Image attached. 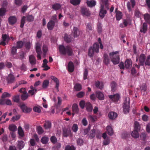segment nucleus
Masks as SVG:
<instances>
[{"label": "nucleus", "instance_id": "obj_2", "mask_svg": "<svg viewBox=\"0 0 150 150\" xmlns=\"http://www.w3.org/2000/svg\"><path fill=\"white\" fill-rule=\"evenodd\" d=\"M109 55L113 64L116 65L119 63L120 58L118 51L111 52L109 54Z\"/></svg>", "mask_w": 150, "mask_h": 150}, {"label": "nucleus", "instance_id": "obj_43", "mask_svg": "<svg viewBox=\"0 0 150 150\" xmlns=\"http://www.w3.org/2000/svg\"><path fill=\"white\" fill-rule=\"evenodd\" d=\"M61 144L60 143H57L53 146L54 150H59L61 147Z\"/></svg>", "mask_w": 150, "mask_h": 150}, {"label": "nucleus", "instance_id": "obj_11", "mask_svg": "<svg viewBox=\"0 0 150 150\" xmlns=\"http://www.w3.org/2000/svg\"><path fill=\"white\" fill-rule=\"evenodd\" d=\"M55 23L53 20H50L47 24V28L49 30H52L54 28Z\"/></svg>", "mask_w": 150, "mask_h": 150}, {"label": "nucleus", "instance_id": "obj_47", "mask_svg": "<svg viewBox=\"0 0 150 150\" xmlns=\"http://www.w3.org/2000/svg\"><path fill=\"white\" fill-rule=\"evenodd\" d=\"M11 95L10 94L7 92H4L2 94L1 96V98L3 99H5V98L9 97L11 96Z\"/></svg>", "mask_w": 150, "mask_h": 150}, {"label": "nucleus", "instance_id": "obj_8", "mask_svg": "<svg viewBox=\"0 0 150 150\" xmlns=\"http://www.w3.org/2000/svg\"><path fill=\"white\" fill-rule=\"evenodd\" d=\"M139 59L140 65L143 66L146 60V56L145 55L143 54H141L139 58Z\"/></svg>", "mask_w": 150, "mask_h": 150}, {"label": "nucleus", "instance_id": "obj_22", "mask_svg": "<svg viewBox=\"0 0 150 150\" xmlns=\"http://www.w3.org/2000/svg\"><path fill=\"white\" fill-rule=\"evenodd\" d=\"M96 97L98 99L100 100H103L104 99V96L103 94L99 91H97L96 92Z\"/></svg>", "mask_w": 150, "mask_h": 150}, {"label": "nucleus", "instance_id": "obj_24", "mask_svg": "<svg viewBox=\"0 0 150 150\" xmlns=\"http://www.w3.org/2000/svg\"><path fill=\"white\" fill-rule=\"evenodd\" d=\"M86 4L88 7H91L95 6L96 5V2L95 1L93 0H87L86 1Z\"/></svg>", "mask_w": 150, "mask_h": 150}, {"label": "nucleus", "instance_id": "obj_60", "mask_svg": "<svg viewBox=\"0 0 150 150\" xmlns=\"http://www.w3.org/2000/svg\"><path fill=\"white\" fill-rule=\"evenodd\" d=\"M97 30L99 33H101L102 31V25L100 23H98L97 25Z\"/></svg>", "mask_w": 150, "mask_h": 150}, {"label": "nucleus", "instance_id": "obj_46", "mask_svg": "<svg viewBox=\"0 0 150 150\" xmlns=\"http://www.w3.org/2000/svg\"><path fill=\"white\" fill-rule=\"evenodd\" d=\"M48 141V137H42L41 140V142L43 144H46Z\"/></svg>", "mask_w": 150, "mask_h": 150}, {"label": "nucleus", "instance_id": "obj_25", "mask_svg": "<svg viewBox=\"0 0 150 150\" xmlns=\"http://www.w3.org/2000/svg\"><path fill=\"white\" fill-rule=\"evenodd\" d=\"M110 86L111 91L112 92H115L117 89V84L115 81H113L110 83Z\"/></svg>", "mask_w": 150, "mask_h": 150}, {"label": "nucleus", "instance_id": "obj_7", "mask_svg": "<svg viewBox=\"0 0 150 150\" xmlns=\"http://www.w3.org/2000/svg\"><path fill=\"white\" fill-rule=\"evenodd\" d=\"M109 98L114 102H117L119 100L120 96L118 93H116L113 95H109Z\"/></svg>", "mask_w": 150, "mask_h": 150}, {"label": "nucleus", "instance_id": "obj_61", "mask_svg": "<svg viewBox=\"0 0 150 150\" xmlns=\"http://www.w3.org/2000/svg\"><path fill=\"white\" fill-rule=\"evenodd\" d=\"M85 94V93L84 92L81 91L76 94V96L79 98H81L84 96Z\"/></svg>", "mask_w": 150, "mask_h": 150}, {"label": "nucleus", "instance_id": "obj_44", "mask_svg": "<svg viewBox=\"0 0 150 150\" xmlns=\"http://www.w3.org/2000/svg\"><path fill=\"white\" fill-rule=\"evenodd\" d=\"M144 64L145 66H150V55H149L146 57Z\"/></svg>", "mask_w": 150, "mask_h": 150}, {"label": "nucleus", "instance_id": "obj_31", "mask_svg": "<svg viewBox=\"0 0 150 150\" xmlns=\"http://www.w3.org/2000/svg\"><path fill=\"white\" fill-rule=\"evenodd\" d=\"M61 7V5L59 3H55L52 6V8L54 10L57 11L60 9Z\"/></svg>", "mask_w": 150, "mask_h": 150}, {"label": "nucleus", "instance_id": "obj_51", "mask_svg": "<svg viewBox=\"0 0 150 150\" xmlns=\"http://www.w3.org/2000/svg\"><path fill=\"white\" fill-rule=\"evenodd\" d=\"M13 99L14 102L18 103L20 100V97L19 95H16L13 97Z\"/></svg>", "mask_w": 150, "mask_h": 150}, {"label": "nucleus", "instance_id": "obj_49", "mask_svg": "<svg viewBox=\"0 0 150 150\" xmlns=\"http://www.w3.org/2000/svg\"><path fill=\"white\" fill-rule=\"evenodd\" d=\"M78 129V127L77 125L76 124H74L72 127V131L74 132H76Z\"/></svg>", "mask_w": 150, "mask_h": 150}, {"label": "nucleus", "instance_id": "obj_39", "mask_svg": "<svg viewBox=\"0 0 150 150\" xmlns=\"http://www.w3.org/2000/svg\"><path fill=\"white\" fill-rule=\"evenodd\" d=\"M80 0H70V3L74 6H76L79 4L80 3Z\"/></svg>", "mask_w": 150, "mask_h": 150}, {"label": "nucleus", "instance_id": "obj_19", "mask_svg": "<svg viewBox=\"0 0 150 150\" xmlns=\"http://www.w3.org/2000/svg\"><path fill=\"white\" fill-rule=\"evenodd\" d=\"M29 60L30 62L32 65H35L36 64V60L34 56L30 55L29 57Z\"/></svg>", "mask_w": 150, "mask_h": 150}, {"label": "nucleus", "instance_id": "obj_16", "mask_svg": "<svg viewBox=\"0 0 150 150\" xmlns=\"http://www.w3.org/2000/svg\"><path fill=\"white\" fill-rule=\"evenodd\" d=\"M103 62L107 65H108L110 62V59L107 54H104L103 55Z\"/></svg>", "mask_w": 150, "mask_h": 150}, {"label": "nucleus", "instance_id": "obj_35", "mask_svg": "<svg viewBox=\"0 0 150 150\" xmlns=\"http://www.w3.org/2000/svg\"><path fill=\"white\" fill-rule=\"evenodd\" d=\"M24 44V42L22 41H18L16 43V47L18 49H20L22 47Z\"/></svg>", "mask_w": 150, "mask_h": 150}, {"label": "nucleus", "instance_id": "obj_10", "mask_svg": "<svg viewBox=\"0 0 150 150\" xmlns=\"http://www.w3.org/2000/svg\"><path fill=\"white\" fill-rule=\"evenodd\" d=\"M51 79L53 80L56 83L55 88L56 89L57 91H59V79L55 76H52L50 77Z\"/></svg>", "mask_w": 150, "mask_h": 150}, {"label": "nucleus", "instance_id": "obj_62", "mask_svg": "<svg viewBox=\"0 0 150 150\" xmlns=\"http://www.w3.org/2000/svg\"><path fill=\"white\" fill-rule=\"evenodd\" d=\"M17 48L16 47L13 46L12 48L11 53L13 55H15L16 53Z\"/></svg>", "mask_w": 150, "mask_h": 150}, {"label": "nucleus", "instance_id": "obj_21", "mask_svg": "<svg viewBox=\"0 0 150 150\" xmlns=\"http://www.w3.org/2000/svg\"><path fill=\"white\" fill-rule=\"evenodd\" d=\"M147 30V25L146 23H144L142 27L141 28L140 32L141 33H145Z\"/></svg>", "mask_w": 150, "mask_h": 150}, {"label": "nucleus", "instance_id": "obj_63", "mask_svg": "<svg viewBox=\"0 0 150 150\" xmlns=\"http://www.w3.org/2000/svg\"><path fill=\"white\" fill-rule=\"evenodd\" d=\"M137 73V71L134 67H133L131 69V73L132 75L134 76H135V74Z\"/></svg>", "mask_w": 150, "mask_h": 150}, {"label": "nucleus", "instance_id": "obj_33", "mask_svg": "<svg viewBox=\"0 0 150 150\" xmlns=\"http://www.w3.org/2000/svg\"><path fill=\"white\" fill-rule=\"evenodd\" d=\"M108 134L110 135H112L113 133V131L112 128L109 125L108 126L106 127Z\"/></svg>", "mask_w": 150, "mask_h": 150}, {"label": "nucleus", "instance_id": "obj_4", "mask_svg": "<svg viewBox=\"0 0 150 150\" xmlns=\"http://www.w3.org/2000/svg\"><path fill=\"white\" fill-rule=\"evenodd\" d=\"M123 106V112L125 114H127L129 112V102H127L125 100Z\"/></svg>", "mask_w": 150, "mask_h": 150}, {"label": "nucleus", "instance_id": "obj_38", "mask_svg": "<svg viewBox=\"0 0 150 150\" xmlns=\"http://www.w3.org/2000/svg\"><path fill=\"white\" fill-rule=\"evenodd\" d=\"M144 19L147 22L150 23V15L148 13L144 15Z\"/></svg>", "mask_w": 150, "mask_h": 150}, {"label": "nucleus", "instance_id": "obj_28", "mask_svg": "<svg viewBox=\"0 0 150 150\" xmlns=\"http://www.w3.org/2000/svg\"><path fill=\"white\" fill-rule=\"evenodd\" d=\"M30 89L29 90V94H30L32 96L36 93L37 91V89L34 88L32 86H30Z\"/></svg>", "mask_w": 150, "mask_h": 150}, {"label": "nucleus", "instance_id": "obj_13", "mask_svg": "<svg viewBox=\"0 0 150 150\" xmlns=\"http://www.w3.org/2000/svg\"><path fill=\"white\" fill-rule=\"evenodd\" d=\"M67 69L68 71L70 72H72L74 69V66L73 63L72 62H69L68 64Z\"/></svg>", "mask_w": 150, "mask_h": 150}, {"label": "nucleus", "instance_id": "obj_6", "mask_svg": "<svg viewBox=\"0 0 150 150\" xmlns=\"http://www.w3.org/2000/svg\"><path fill=\"white\" fill-rule=\"evenodd\" d=\"M81 12L82 15L83 16H89L91 15L90 12L89 11L88 9L85 7L81 8Z\"/></svg>", "mask_w": 150, "mask_h": 150}, {"label": "nucleus", "instance_id": "obj_59", "mask_svg": "<svg viewBox=\"0 0 150 150\" xmlns=\"http://www.w3.org/2000/svg\"><path fill=\"white\" fill-rule=\"evenodd\" d=\"M77 143L78 145L81 146L83 144V141L82 139L79 138L77 140Z\"/></svg>", "mask_w": 150, "mask_h": 150}, {"label": "nucleus", "instance_id": "obj_45", "mask_svg": "<svg viewBox=\"0 0 150 150\" xmlns=\"http://www.w3.org/2000/svg\"><path fill=\"white\" fill-rule=\"evenodd\" d=\"M49 83V81L48 80H45L42 83V86L44 88H47V87L48 86Z\"/></svg>", "mask_w": 150, "mask_h": 150}, {"label": "nucleus", "instance_id": "obj_5", "mask_svg": "<svg viewBox=\"0 0 150 150\" xmlns=\"http://www.w3.org/2000/svg\"><path fill=\"white\" fill-rule=\"evenodd\" d=\"M63 135L64 137H71L72 136V134L71 130L69 128H65L63 129Z\"/></svg>", "mask_w": 150, "mask_h": 150}, {"label": "nucleus", "instance_id": "obj_64", "mask_svg": "<svg viewBox=\"0 0 150 150\" xmlns=\"http://www.w3.org/2000/svg\"><path fill=\"white\" fill-rule=\"evenodd\" d=\"M88 75V71L87 69H85L83 72V79L86 80L87 78Z\"/></svg>", "mask_w": 150, "mask_h": 150}, {"label": "nucleus", "instance_id": "obj_42", "mask_svg": "<svg viewBox=\"0 0 150 150\" xmlns=\"http://www.w3.org/2000/svg\"><path fill=\"white\" fill-rule=\"evenodd\" d=\"M24 142L22 141H19L17 144V146L19 149H22L24 147Z\"/></svg>", "mask_w": 150, "mask_h": 150}, {"label": "nucleus", "instance_id": "obj_14", "mask_svg": "<svg viewBox=\"0 0 150 150\" xmlns=\"http://www.w3.org/2000/svg\"><path fill=\"white\" fill-rule=\"evenodd\" d=\"M7 81L8 83H14L15 81V77L11 74H10L7 78Z\"/></svg>", "mask_w": 150, "mask_h": 150}, {"label": "nucleus", "instance_id": "obj_29", "mask_svg": "<svg viewBox=\"0 0 150 150\" xmlns=\"http://www.w3.org/2000/svg\"><path fill=\"white\" fill-rule=\"evenodd\" d=\"M132 137L134 139H137L139 137V134L138 131L134 130L131 134Z\"/></svg>", "mask_w": 150, "mask_h": 150}, {"label": "nucleus", "instance_id": "obj_52", "mask_svg": "<svg viewBox=\"0 0 150 150\" xmlns=\"http://www.w3.org/2000/svg\"><path fill=\"white\" fill-rule=\"evenodd\" d=\"M51 142L54 144L56 143L57 141V138L54 136H52L50 139Z\"/></svg>", "mask_w": 150, "mask_h": 150}, {"label": "nucleus", "instance_id": "obj_34", "mask_svg": "<svg viewBox=\"0 0 150 150\" xmlns=\"http://www.w3.org/2000/svg\"><path fill=\"white\" fill-rule=\"evenodd\" d=\"M74 88L76 91H79L82 89V86L79 83H77L74 85Z\"/></svg>", "mask_w": 150, "mask_h": 150}, {"label": "nucleus", "instance_id": "obj_15", "mask_svg": "<svg viewBox=\"0 0 150 150\" xmlns=\"http://www.w3.org/2000/svg\"><path fill=\"white\" fill-rule=\"evenodd\" d=\"M73 30L74 35V38L78 37L81 34V32L77 28L74 27Z\"/></svg>", "mask_w": 150, "mask_h": 150}, {"label": "nucleus", "instance_id": "obj_40", "mask_svg": "<svg viewBox=\"0 0 150 150\" xmlns=\"http://www.w3.org/2000/svg\"><path fill=\"white\" fill-rule=\"evenodd\" d=\"M134 125V130L139 131L140 130V126L138 122L135 121Z\"/></svg>", "mask_w": 150, "mask_h": 150}, {"label": "nucleus", "instance_id": "obj_37", "mask_svg": "<svg viewBox=\"0 0 150 150\" xmlns=\"http://www.w3.org/2000/svg\"><path fill=\"white\" fill-rule=\"evenodd\" d=\"M35 50L37 53H41V46L38 43L36 44Z\"/></svg>", "mask_w": 150, "mask_h": 150}, {"label": "nucleus", "instance_id": "obj_58", "mask_svg": "<svg viewBox=\"0 0 150 150\" xmlns=\"http://www.w3.org/2000/svg\"><path fill=\"white\" fill-rule=\"evenodd\" d=\"M129 136V133L126 132H123L121 135V137L122 138L125 139Z\"/></svg>", "mask_w": 150, "mask_h": 150}, {"label": "nucleus", "instance_id": "obj_54", "mask_svg": "<svg viewBox=\"0 0 150 150\" xmlns=\"http://www.w3.org/2000/svg\"><path fill=\"white\" fill-rule=\"evenodd\" d=\"M8 128L10 131H14L16 129V127L15 125H12L9 126Z\"/></svg>", "mask_w": 150, "mask_h": 150}, {"label": "nucleus", "instance_id": "obj_17", "mask_svg": "<svg viewBox=\"0 0 150 150\" xmlns=\"http://www.w3.org/2000/svg\"><path fill=\"white\" fill-rule=\"evenodd\" d=\"M108 116L110 119L114 120L117 117V114L115 112H110L109 113Z\"/></svg>", "mask_w": 150, "mask_h": 150}, {"label": "nucleus", "instance_id": "obj_48", "mask_svg": "<svg viewBox=\"0 0 150 150\" xmlns=\"http://www.w3.org/2000/svg\"><path fill=\"white\" fill-rule=\"evenodd\" d=\"M64 40L67 43L70 42L71 40V38L70 37L68 36L67 34H65L64 37Z\"/></svg>", "mask_w": 150, "mask_h": 150}, {"label": "nucleus", "instance_id": "obj_9", "mask_svg": "<svg viewBox=\"0 0 150 150\" xmlns=\"http://www.w3.org/2000/svg\"><path fill=\"white\" fill-rule=\"evenodd\" d=\"M107 13V11L104 9V6L103 5H101L100 10L99 13V16L102 18H103L105 14Z\"/></svg>", "mask_w": 150, "mask_h": 150}, {"label": "nucleus", "instance_id": "obj_55", "mask_svg": "<svg viewBox=\"0 0 150 150\" xmlns=\"http://www.w3.org/2000/svg\"><path fill=\"white\" fill-rule=\"evenodd\" d=\"M134 14L135 16L137 18H139L142 15L141 13L138 9H136L135 10Z\"/></svg>", "mask_w": 150, "mask_h": 150}, {"label": "nucleus", "instance_id": "obj_18", "mask_svg": "<svg viewBox=\"0 0 150 150\" xmlns=\"http://www.w3.org/2000/svg\"><path fill=\"white\" fill-rule=\"evenodd\" d=\"M16 18L14 16H10L8 18L9 24L11 25H13L16 22Z\"/></svg>", "mask_w": 150, "mask_h": 150}, {"label": "nucleus", "instance_id": "obj_12", "mask_svg": "<svg viewBox=\"0 0 150 150\" xmlns=\"http://www.w3.org/2000/svg\"><path fill=\"white\" fill-rule=\"evenodd\" d=\"M95 85L98 89L102 90L104 87V85L103 82H100L99 81H96L95 83Z\"/></svg>", "mask_w": 150, "mask_h": 150}, {"label": "nucleus", "instance_id": "obj_56", "mask_svg": "<svg viewBox=\"0 0 150 150\" xmlns=\"http://www.w3.org/2000/svg\"><path fill=\"white\" fill-rule=\"evenodd\" d=\"M6 12V9L4 8L0 9V17L4 15Z\"/></svg>", "mask_w": 150, "mask_h": 150}, {"label": "nucleus", "instance_id": "obj_50", "mask_svg": "<svg viewBox=\"0 0 150 150\" xmlns=\"http://www.w3.org/2000/svg\"><path fill=\"white\" fill-rule=\"evenodd\" d=\"M65 150H75V148L73 145H67L65 147Z\"/></svg>", "mask_w": 150, "mask_h": 150}, {"label": "nucleus", "instance_id": "obj_41", "mask_svg": "<svg viewBox=\"0 0 150 150\" xmlns=\"http://www.w3.org/2000/svg\"><path fill=\"white\" fill-rule=\"evenodd\" d=\"M18 132L19 135L21 137H23L24 135V132L21 126H19L18 129Z\"/></svg>", "mask_w": 150, "mask_h": 150}, {"label": "nucleus", "instance_id": "obj_32", "mask_svg": "<svg viewBox=\"0 0 150 150\" xmlns=\"http://www.w3.org/2000/svg\"><path fill=\"white\" fill-rule=\"evenodd\" d=\"M122 14L121 12L118 11L116 13V18L117 21H119L122 19Z\"/></svg>", "mask_w": 150, "mask_h": 150}, {"label": "nucleus", "instance_id": "obj_3", "mask_svg": "<svg viewBox=\"0 0 150 150\" xmlns=\"http://www.w3.org/2000/svg\"><path fill=\"white\" fill-rule=\"evenodd\" d=\"M99 43H95L92 47H91L89 48L88 51V55L91 57H93L95 52L97 53L99 52Z\"/></svg>", "mask_w": 150, "mask_h": 150}, {"label": "nucleus", "instance_id": "obj_27", "mask_svg": "<svg viewBox=\"0 0 150 150\" xmlns=\"http://www.w3.org/2000/svg\"><path fill=\"white\" fill-rule=\"evenodd\" d=\"M101 5H103L104 6H105L107 9H109L108 0H101Z\"/></svg>", "mask_w": 150, "mask_h": 150}, {"label": "nucleus", "instance_id": "obj_57", "mask_svg": "<svg viewBox=\"0 0 150 150\" xmlns=\"http://www.w3.org/2000/svg\"><path fill=\"white\" fill-rule=\"evenodd\" d=\"M37 131L39 134H42L44 132V131L41 126H39L37 127Z\"/></svg>", "mask_w": 150, "mask_h": 150}, {"label": "nucleus", "instance_id": "obj_30", "mask_svg": "<svg viewBox=\"0 0 150 150\" xmlns=\"http://www.w3.org/2000/svg\"><path fill=\"white\" fill-rule=\"evenodd\" d=\"M19 106L20 107L23 112L27 113L28 112V108L24 104H20Z\"/></svg>", "mask_w": 150, "mask_h": 150}, {"label": "nucleus", "instance_id": "obj_53", "mask_svg": "<svg viewBox=\"0 0 150 150\" xmlns=\"http://www.w3.org/2000/svg\"><path fill=\"white\" fill-rule=\"evenodd\" d=\"M48 50V49L47 46L46 45H44L42 47V50L44 52L43 54L44 55H46Z\"/></svg>", "mask_w": 150, "mask_h": 150}, {"label": "nucleus", "instance_id": "obj_20", "mask_svg": "<svg viewBox=\"0 0 150 150\" xmlns=\"http://www.w3.org/2000/svg\"><path fill=\"white\" fill-rule=\"evenodd\" d=\"M125 67L126 69H129L132 67V62L131 59H127L125 63Z\"/></svg>", "mask_w": 150, "mask_h": 150}, {"label": "nucleus", "instance_id": "obj_26", "mask_svg": "<svg viewBox=\"0 0 150 150\" xmlns=\"http://www.w3.org/2000/svg\"><path fill=\"white\" fill-rule=\"evenodd\" d=\"M72 109L73 112L76 113V114L78 113L79 109L78 105L74 103L73 105L72 106Z\"/></svg>", "mask_w": 150, "mask_h": 150}, {"label": "nucleus", "instance_id": "obj_23", "mask_svg": "<svg viewBox=\"0 0 150 150\" xmlns=\"http://www.w3.org/2000/svg\"><path fill=\"white\" fill-rule=\"evenodd\" d=\"M85 107L86 110L88 112H91L93 110V107L91 104L89 102L86 103Z\"/></svg>", "mask_w": 150, "mask_h": 150}, {"label": "nucleus", "instance_id": "obj_1", "mask_svg": "<svg viewBox=\"0 0 150 150\" xmlns=\"http://www.w3.org/2000/svg\"><path fill=\"white\" fill-rule=\"evenodd\" d=\"M59 52L62 54H67L69 56L73 55V51L71 47L68 45L64 46L63 45H60L59 47Z\"/></svg>", "mask_w": 150, "mask_h": 150}, {"label": "nucleus", "instance_id": "obj_36", "mask_svg": "<svg viewBox=\"0 0 150 150\" xmlns=\"http://www.w3.org/2000/svg\"><path fill=\"white\" fill-rule=\"evenodd\" d=\"M51 127V123L49 121H47L44 124V127L45 129H50Z\"/></svg>", "mask_w": 150, "mask_h": 150}]
</instances>
